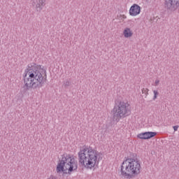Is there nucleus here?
Listing matches in <instances>:
<instances>
[{
	"instance_id": "obj_3",
	"label": "nucleus",
	"mask_w": 179,
	"mask_h": 179,
	"mask_svg": "<svg viewBox=\"0 0 179 179\" xmlns=\"http://www.w3.org/2000/svg\"><path fill=\"white\" fill-rule=\"evenodd\" d=\"M78 155L80 166L85 167V169L92 170L96 164H99V161H97V151L92 147L84 145L83 148L80 150Z\"/></svg>"
},
{
	"instance_id": "obj_1",
	"label": "nucleus",
	"mask_w": 179,
	"mask_h": 179,
	"mask_svg": "<svg viewBox=\"0 0 179 179\" xmlns=\"http://www.w3.org/2000/svg\"><path fill=\"white\" fill-rule=\"evenodd\" d=\"M47 82V71L44 67L36 63L28 65L24 75V86L21 89V93L24 94L31 89L43 87Z\"/></svg>"
},
{
	"instance_id": "obj_13",
	"label": "nucleus",
	"mask_w": 179,
	"mask_h": 179,
	"mask_svg": "<svg viewBox=\"0 0 179 179\" xmlns=\"http://www.w3.org/2000/svg\"><path fill=\"white\" fill-rule=\"evenodd\" d=\"M154 96H153V100H156L157 99V95L159 94V92L157 90H154Z\"/></svg>"
},
{
	"instance_id": "obj_7",
	"label": "nucleus",
	"mask_w": 179,
	"mask_h": 179,
	"mask_svg": "<svg viewBox=\"0 0 179 179\" xmlns=\"http://www.w3.org/2000/svg\"><path fill=\"white\" fill-rule=\"evenodd\" d=\"M157 135V132H153V131H145L143 133L138 134L137 135V138H139V139H150L152 138H155Z\"/></svg>"
},
{
	"instance_id": "obj_4",
	"label": "nucleus",
	"mask_w": 179,
	"mask_h": 179,
	"mask_svg": "<svg viewBox=\"0 0 179 179\" xmlns=\"http://www.w3.org/2000/svg\"><path fill=\"white\" fill-rule=\"evenodd\" d=\"M76 170H78V161H76L73 155L71 154H64L56 167L57 174L63 173L71 175L73 171H76Z\"/></svg>"
},
{
	"instance_id": "obj_12",
	"label": "nucleus",
	"mask_w": 179,
	"mask_h": 179,
	"mask_svg": "<svg viewBox=\"0 0 179 179\" xmlns=\"http://www.w3.org/2000/svg\"><path fill=\"white\" fill-rule=\"evenodd\" d=\"M142 93L143 94H145V96L149 94V90L148 88H143L142 89Z\"/></svg>"
},
{
	"instance_id": "obj_2",
	"label": "nucleus",
	"mask_w": 179,
	"mask_h": 179,
	"mask_svg": "<svg viewBox=\"0 0 179 179\" xmlns=\"http://www.w3.org/2000/svg\"><path fill=\"white\" fill-rule=\"evenodd\" d=\"M141 162L138 159L136 153L131 152L127 159L123 161L120 167L121 176L124 178H133L141 174Z\"/></svg>"
},
{
	"instance_id": "obj_14",
	"label": "nucleus",
	"mask_w": 179,
	"mask_h": 179,
	"mask_svg": "<svg viewBox=\"0 0 179 179\" xmlns=\"http://www.w3.org/2000/svg\"><path fill=\"white\" fill-rule=\"evenodd\" d=\"M178 128H179V126L178 125H176V126H173V130L176 131H178Z\"/></svg>"
},
{
	"instance_id": "obj_11",
	"label": "nucleus",
	"mask_w": 179,
	"mask_h": 179,
	"mask_svg": "<svg viewBox=\"0 0 179 179\" xmlns=\"http://www.w3.org/2000/svg\"><path fill=\"white\" fill-rule=\"evenodd\" d=\"M71 85H72L71 80L67 79L66 80V81H64L63 83V87H64V89H68L69 86H71Z\"/></svg>"
},
{
	"instance_id": "obj_6",
	"label": "nucleus",
	"mask_w": 179,
	"mask_h": 179,
	"mask_svg": "<svg viewBox=\"0 0 179 179\" xmlns=\"http://www.w3.org/2000/svg\"><path fill=\"white\" fill-rule=\"evenodd\" d=\"M165 8L172 12L177 10V8H179V0H166Z\"/></svg>"
},
{
	"instance_id": "obj_9",
	"label": "nucleus",
	"mask_w": 179,
	"mask_h": 179,
	"mask_svg": "<svg viewBox=\"0 0 179 179\" xmlns=\"http://www.w3.org/2000/svg\"><path fill=\"white\" fill-rule=\"evenodd\" d=\"M139 13H141V6L138 4H134L131 6L129 10L130 16H137Z\"/></svg>"
},
{
	"instance_id": "obj_5",
	"label": "nucleus",
	"mask_w": 179,
	"mask_h": 179,
	"mask_svg": "<svg viewBox=\"0 0 179 179\" xmlns=\"http://www.w3.org/2000/svg\"><path fill=\"white\" fill-rule=\"evenodd\" d=\"M112 113L113 121L118 122L121 118H125V117L131 115V106L127 102L117 101L112 110Z\"/></svg>"
},
{
	"instance_id": "obj_8",
	"label": "nucleus",
	"mask_w": 179,
	"mask_h": 179,
	"mask_svg": "<svg viewBox=\"0 0 179 179\" xmlns=\"http://www.w3.org/2000/svg\"><path fill=\"white\" fill-rule=\"evenodd\" d=\"M46 0H33V5H36V12H41L43 10V8L45 6Z\"/></svg>"
},
{
	"instance_id": "obj_15",
	"label": "nucleus",
	"mask_w": 179,
	"mask_h": 179,
	"mask_svg": "<svg viewBox=\"0 0 179 179\" xmlns=\"http://www.w3.org/2000/svg\"><path fill=\"white\" fill-rule=\"evenodd\" d=\"M159 83H160V80H155V86H158V85H159Z\"/></svg>"
},
{
	"instance_id": "obj_10",
	"label": "nucleus",
	"mask_w": 179,
	"mask_h": 179,
	"mask_svg": "<svg viewBox=\"0 0 179 179\" xmlns=\"http://www.w3.org/2000/svg\"><path fill=\"white\" fill-rule=\"evenodd\" d=\"M132 31H131V29L129 28H126L124 30V37H126L127 38H128V37H132Z\"/></svg>"
}]
</instances>
